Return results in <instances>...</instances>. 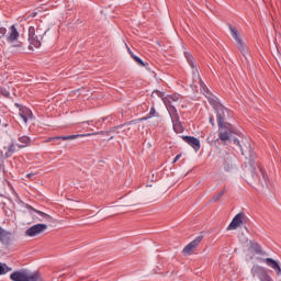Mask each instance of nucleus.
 Masks as SVG:
<instances>
[{"instance_id": "f257e3e1", "label": "nucleus", "mask_w": 281, "mask_h": 281, "mask_svg": "<svg viewBox=\"0 0 281 281\" xmlns=\"http://www.w3.org/2000/svg\"><path fill=\"white\" fill-rule=\"evenodd\" d=\"M233 142L239 146L241 155H245V153L249 154L248 161H246L245 165L250 166L252 179L258 181L261 186L267 184V173L265 172L262 165H259L256 161V154H254V148H251V142L247 138L241 139V142L235 138Z\"/></svg>"}, {"instance_id": "f03ea898", "label": "nucleus", "mask_w": 281, "mask_h": 281, "mask_svg": "<svg viewBox=\"0 0 281 281\" xmlns=\"http://www.w3.org/2000/svg\"><path fill=\"white\" fill-rule=\"evenodd\" d=\"M47 34V31L43 30L42 27L37 26H30L29 27V49L33 47H41L43 37Z\"/></svg>"}, {"instance_id": "7ed1b4c3", "label": "nucleus", "mask_w": 281, "mask_h": 281, "mask_svg": "<svg viewBox=\"0 0 281 281\" xmlns=\"http://www.w3.org/2000/svg\"><path fill=\"white\" fill-rule=\"evenodd\" d=\"M12 281H43L41 273L34 272L29 274L26 270H20L11 273L10 276Z\"/></svg>"}, {"instance_id": "20e7f679", "label": "nucleus", "mask_w": 281, "mask_h": 281, "mask_svg": "<svg viewBox=\"0 0 281 281\" xmlns=\"http://www.w3.org/2000/svg\"><path fill=\"white\" fill-rule=\"evenodd\" d=\"M91 135H109V132H98L95 134H76V135H68V136H55L49 137L46 139V142H58L63 139L64 142H67V139H78V137H89Z\"/></svg>"}, {"instance_id": "39448f33", "label": "nucleus", "mask_w": 281, "mask_h": 281, "mask_svg": "<svg viewBox=\"0 0 281 281\" xmlns=\"http://www.w3.org/2000/svg\"><path fill=\"white\" fill-rule=\"evenodd\" d=\"M216 111V117H217V126H222L224 128H231V123L225 122V117H227V110L223 105H218Z\"/></svg>"}, {"instance_id": "423d86ee", "label": "nucleus", "mask_w": 281, "mask_h": 281, "mask_svg": "<svg viewBox=\"0 0 281 281\" xmlns=\"http://www.w3.org/2000/svg\"><path fill=\"white\" fill-rule=\"evenodd\" d=\"M220 133L218 138L215 142H222V144H227L232 139V134L234 133V125H231V128L218 126Z\"/></svg>"}, {"instance_id": "0eeeda50", "label": "nucleus", "mask_w": 281, "mask_h": 281, "mask_svg": "<svg viewBox=\"0 0 281 281\" xmlns=\"http://www.w3.org/2000/svg\"><path fill=\"white\" fill-rule=\"evenodd\" d=\"M252 276H258L260 281H273L271 279V276H269V272H267V269L261 266H254L251 268Z\"/></svg>"}, {"instance_id": "6e6552de", "label": "nucleus", "mask_w": 281, "mask_h": 281, "mask_svg": "<svg viewBox=\"0 0 281 281\" xmlns=\"http://www.w3.org/2000/svg\"><path fill=\"white\" fill-rule=\"evenodd\" d=\"M47 231V224H35L31 226L29 229H26L25 234L26 236L34 237L38 236L40 234H43V232Z\"/></svg>"}, {"instance_id": "1a4fd4ad", "label": "nucleus", "mask_w": 281, "mask_h": 281, "mask_svg": "<svg viewBox=\"0 0 281 281\" xmlns=\"http://www.w3.org/2000/svg\"><path fill=\"white\" fill-rule=\"evenodd\" d=\"M201 240H203V236H198L193 241L188 244L182 250L184 256H191L192 251L201 244Z\"/></svg>"}, {"instance_id": "9d476101", "label": "nucleus", "mask_w": 281, "mask_h": 281, "mask_svg": "<svg viewBox=\"0 0 281 281\" xmlns=\"http://www.w3.org/2000/svg\"><path fill=\"white\" fill-rule=\"evenodd\" d=\"M15 106L19 109V115L22 117L24 124H27V120H32V110L27 106H21L19 103H15Z\"/></svg>"}, {"instance_id": "9b49d317", "label": "nucleus", "mask_w": 281, "mask_h": 281, "mask_svg": "<svg viewBox=\"0 0 281 281\" xmlns=\"http://www.w3.org/2000/svg\"><path fill=\"white\" fill-rule=\"evenodd\" d=\"M231 33L233 38L236 41L237 43V47L238 49L245 54V42H243V40L240 38V34L238 33V30H236V27L234 26H229Z\"/></svg>"}, {"instance_id": "f8f14e48", "label": "nucleus", "mask_w": 281, "mask_h": 281, "mask_svg": "<svg viewBox=\"0 0 281 281\" xmlns=\"http://www.w3.org/2000/svg\"><path fill=\"white\" fill-rule=\"evenodd\" d=\"M182 139L183 142L189 144V146H191V148H193L195 153H199V150H201V140H199V138L194 136H183Z\"/></svg>"}, {"instance_id": "ddd939ff", "label": "nucleus", "mask_w": 281, "mask_h": 281, "mask_svg": "<svg viewBox=\"0 0 281 281\" xmlns=\"http://www.w3.org/2000/svg\"><path fill=\"white\" fill-rule=\"evenodd\" d=\"M243 221H245V213H238L233 221L231 222V224L228 225L227 229H238V227H240V225H243Z\"/></svg>"}, {"instance_id": "4468645a", "label": "nucleus", "mask_w": 281, "mask_h": 281, "mask_svg": "<svg viewBox=\"0 0 281 281\" xmlns=\"http://www.w3.org/2000/svg\"><path fill=\"white\" fill-rule=\"evenodd\" d=\"M263 262H266V265L268 267H270V269H273V271H276L277 276H281V267L280 263H278V261H276L274 259L271 258H266V259H261Z\"/></svg>"}, {"instance_id": "2eb2a0df", "label": "nucleus", "mask_w": 281, "mask_h": 281, "mask_svg": "<svg viewBox=\"0 0 281 281\" xmlns=\"http://www.w3.org/2000/svg\"><path fill=\"white\" fill-rule=\"evenodd\" d=\"M11 240H12V233L5 231L0 226V243H2V245H10Z\"/></svg>"}, {"instance_id": "dca6fc26", "label": "nucleus", "mask_w": 281, "mask_h": 281, "mask_svg": "<svg viewBox=\"0 0 281 281\" xmlns=\"http://www.w3.org/2000/svg\"><path fill=\"white\" fill-rule=\"evenodd\" d=\"M179 100H181V94H171V95H167L164 98V104L166 105L167 109H170V106H175L172 105V102H179Z\"/></svg>"}, {"instance_id": "f3484780", "label": "nucleus", "mask_w": 281, "mask_h": 281, "mask_svg": "<svg viewBox=\"0 0 281 281\" xmlns=\"http://www.w3.org/2000/svg\"><path fill=\"white\" fill-rule=\"evenodd\" d=\"M19 38V31L16 30V26L11 25L10 26V32L7 36V41L9 43H14V41H16Z\"/></svg>"}, {"instance_id": "a211bd4d", "label": "nucleus", "mask_w": 281, "mask_h": 281, "mask_svg": "<svg viewBox=\"0 0 281 281\" xmlns=\"http://www.w3.org/2000/svg\"><path fill=\"white\" fill-rule=\"evenodd\" d=\"M29 210H32V212H35V214H38L41 216V218H38V221H41V222L45 221L46 223H52V217L48 214H46L42 211H38L32 206H29Z\"/></svg>"}, {"instance_id": "6ab92c4d", "label": "nucleus", "mask_w": 281, "mask_h": 281, "mask_svg": "<svg viewBox=\"0 0 281 281\" xmlns=\"http://www.w3.org/2000/svg\"><path fill=\"white\" fill-rule=\"evenodd\" d=\"M167 111L171 117V122L175 123V122H180L179 120V112H177V108L175 106H169L167 108Z\"/></svg>"}, {"instance_id": "aec40b11", "label": "nucleus", "mask_w": 281, "mask_h": 281, "mask_svg": "<svg viewBox=\"0 0 281 281\" xmlns=\"http://www.w3.org/2000/svg\"><path fill=\"white\" fill-rule=\"evenodd\" d=\"M250 249L255 251V254L262 255V247L258 243L250 241Z\"/></svg>"}, {"instance_id": "412c9836", "label": "nucleus", "mask_w": 281, "mask_h": 281, "mask_svg": "<svg viewBox=\"0 0 281 281\" xmlns=\"http://www.w3.org/2000/svg\"><path fill=\"white\" fill-rule=\"evenodd\" d=\"M14 153H16V146L14 144H11L8 147L7 153L4 154V157L8 159L9 157H12V155H14Z\"/></svg>"}, {"instance_id": "4be33fe9", "label": "nucleus", "mask_w": 281, "mask_h": 281, "mask_svg": "<svg viewBox=\"0 0 281 281\" xmlns=\"http://www.w3.org/2000/svg\"><path fill=\"white\" fill-rule=\"evenodd\" d=\"M172 125H173V131L176 133H183V125H181V121L173 122Z\"/></svg>"}, {"instance_id": "5701e85b", "label": "nucleus", "mask_w": 281, "mask_h": 281, "mask_svg": "<svg viewBox=\"0 0 281 281\" xmlns=\"http://www.w3.org/2000/svg\"><path fill=\"white\" fill-rule=\"evenodd\" d=\"M126 124H131V123H125L122 125L114 126L109 131V133H121L122 128H124V126H126Z\"/></svg>"}, {"instance_id": "b1692460", "label": "nucleus", "mask_w": 281, "mask_h": 281, "mask_svg": "<svg viewBox=\"0 0 281 281\" xmlns=\"http://www.w3.org/2000/svg\"><path fill=\"white\" fill-rule=\"evenodd\" d=\"M223 194H225V189L220 191L217 194H215L211 201H213V203H216L218 201H221V198L223 196Z\"/></svg>"}, {"instance_id": "393cba45", "label": "nucleus", "mask_w": 281, "mask_h": 281, "mask_svg": "<svg viewBox=\"0 0 281 281\" xmlns=\"http://www.w3.org/2000/svg\"><path fill=\"white\" fill-rule=\"evenodd\" d=\"M8 271H12V269L8 268L7 265L0 262V276H4V273H8Z\"/></svg>"}, {"instance_id": "a878e982", "label": "nucleus", "mask_w": 281, "mask_h": 281, "mask_svg": "<svg viewBox=\"0 0 281 281\" xmlns=\"http://www.w3.org/2000/svg\"><path fill=\"white\" fill-rule=\"evenodd\" d=\"M184 56H186L190 67L194 68V57H192V55H190V53H184Z\"/></svg>"}, {"instance_id": "bb28decb", "label": "nucleus", "mask_w": 281, "mask_h": 281, "mask_svg": "<svg viewBox=\"0 0 281 281\" xmlns=\"http://www.w3.org/2000/svg\"><path fill=\"white\" fill-rule=\"evenodd\" d=\"M209 102H210V104L213 106L214 110H216L218 106H223V105L220 104L218 101H216V99H214V98H209Z\"/></svg>"}, {"instance_id": "cd10ccee", "label": "nucleus", "mask_w": 281, "mask_h": 281, "mask_svg": "<svg viewBox=\"0 0 281 281\" xmlns=\"http://www.w3.org/2000/svg\"><path fill=\"white\" fill-rule=\"evenodd\" d=\"M133 60H135V63H137V65H140V67H146V64L144 63V60H142V58H139L137 56H133Z\"/></svg>"}, {"instance_id": "c85d7f7f", "label": "nucleus", "mask_w": 281, "mask_h": 281, "mask_svg": "<svg viewBox=\"0 0 281 281\" xmlns=\"http://www.w3.org/2000/svg\"><path fill=\"white\" fill-rule=\"evenodd\" d=\"M19 142H21L22 144H30V137L27 136H21L19 138Z\"/></svg>"}, {"instance_id": "c756f323", "label": "nucleus", "mask_w": 281, "mask_h": 281, "mask_svg": "<svg viewBox=\"0 0 281 281\" xmlns=\"http://www.w3.org/2000/svg\"><path fill=\"white\" fill-rule=\"evenodd\" d=\"M0 94L4 95V98H8L10 95V92L3 88L0 87Z\"/></svg>"}, {"instance_id": "7c9ffc66", "label": "nucleus", "mask_w": 281, "mask_h": 281, "mask_svg": "<svg viewBox=\"0 0 281 281\" xmlns=\"http://www.w3.org/2000/svg\"><path fill=\"white\" fill-rule=\"evenodd\" d=\"M0 34L1 36H5V34H8V30L5 27H0Z\"/></svg>"}, {"instance_id": "2f4dec72", "label": "nucleus", "mask_w": 281, "mask_h": 281, "mask_svg": "<svg viewBox=\"0 0 281 281\" xmlns=\"http://www.w3.org/2000/svg\"><path fill=\"white\" fill-rule=\"evenodd\" d=\"M155 113H157V111L155 110V108H151L149 111V117H153V115H155Z\"/></svg>"}, {"instance_id": "473e14b6", "label": "nucleus", "mask_w": 281, "mask_h": 281, "mask_svg": "<svg viewBox=\"0 0 281 281\" xmlns=\"http://www.w3.org/2000/svg\"><path fill=\"white\" fill-rule=\"evenodd\" d=\"M181 159V154L177 155L175 160H173V164H177V161H179Z\"/></svg>"}, {"instance_id": "72a5a7b5", "label": "nucleus", "mask_w": 281, "mask_h": 281, "mask_svg": "<svg viewBox=\"0 0 281 281\" xmlns=\"http://www.w3.org/2000/svg\"><path fill=\"white\" fill-rule=\"evenodd\" d=\"M13 47H23V43H18V44H15V45H13Z\"/></svg>"}, {"instance_id": "f704fd0d", "label": "nucleus", "mask_w": 281, "mask_h": 281, "mask_svg": "<svg viewBox=\"0 0 281 281\" xmlns=\"http://www.w3.org/2000/svg\"><path fill=\"white\" fill-rule=\"evenodd\" d=\"M127 49H128L130 56H132V58H133V56H135V54L133 53V50H131V48H127Z\"/></svg>"}, {"instance_id": "c9c22d12", "label": "nucleus", "mask_w": 281, "mask_h": 281, "mask_svg": "<svg viewBox=\"0 0 281 281\" xmlns=\"http://www.w3.org/2000/svg\"><path fill=\"white\" fill-rule=\"evenodd\" d=\"M210 123L212 124V126H214V116L210 117Z\"/></svg>"}, {"instance_id": "e433bc0d", "label": "nucleus", "mask_w": 281, "mask_h": 281, "mask_svg": "<svg viewBox=\"0 0 281 281\" xmlns=\"http://www.w3.org/2000/svg\"><path fill=\"white\" fill-rule=\"evenodd\" d=\"M233 167H234V165H231V167L225 166V170L229 171V170H232Z\"/></svg>"}, {"instance_id": "4c0bfd02", "label": "nucleus", "mask_w": 281, "mask_h": 281, "mask_svg": "<svg viewBox=\"0 0 281 281\" xmlns=\"http://www.w3.org/2000/svg\"><path fill=\"white\" fill-rule=\"evenodd\" d=\"M26 177L30 179V178L34 177V173H29Z\"/></svg>"}, {"instance_id": "58836bf2", "label": "nucleus", "mask_w": 281, "mask_h": 281, "mask_svg": "<svg viewBox=\"0 0 281 281\" xmlns=\"http://www.w3.org/2000/svg\"><path fill=\"white\" fill-rule=\"evenodd\" d=\"M0 124H1V119H0Z\"/></svg>"}]
</instances>
